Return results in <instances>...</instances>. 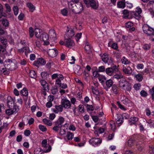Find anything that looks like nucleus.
<instances>
[{
	"label": "nucleus",
	"instance_id": "obj_41",
	"mask_svg": "<svg viewBox=\"0 0 154 154\" xmlns=\"http://www.w3.org/2000/svg\"><path fill=\"white\" fill-rule=\"evenodd\" d=\"M121 116L117 115V118L116 119V122L118 124H120L123 122L122 118H121Z\"/></svg>",
	"mask_w": 154,
	"mask_h": 154
},
{
	"label": "nucleus",
	"instance_id": "obj_17",
	"mask_svg": "<svg viewBox=\"0 0 154 154\" xmlns=\"http://www.w3.org/2000/svg\"><path fill=\"white\" fill-rule=\"evenodd\" d=\"M75 35V33L73 30L72 29H69L67 31L65 35V38H70L73 37Z\"/></svg>",
	"mask_w": 154,
	"mask_h": 154
},
{
	"label": "nucleus",
	"instance_id": "obj_55",
	"mask_svg": "<svg viewBox=\"0 0 154 154\" xmlns=\"http://www.w3.org/2000/svg\"><path fill=\"white\" fill-rule=\"evenodd\" d=\"M79 111L81 113H83L84 111V106L82 104L79 105L78 107Z\"/></svg>",
	"mask_w": 154,
	"mask_h": 154
},
{
	"label": "nucleus",
	"instance_id": "obj_3",
	"mask_svg": "<svg viewBox=\"0 0 154 154\" xmlns=\"http://www.w3.org/2000/svg\"><path fill=\"white\" fill-rule=\"evenodd\" d=\"M143 32L148 35H154V29L147 24H145L143 25Z\"/></svg>",
	"mask_w": 154,
	"mask_h": 154
},
{
	"label": "nucleus",
	"instance_id": "obj_23",
	"mask_svg": "<svg viewBox=\"0 0 154 154\" xmlns=\"http://www.w3.org/2000/svg\"><path fill=\"white\" fill-rule=\"evenodd\" d=\"M49 35L50 38L54 41L56 39V35L54 30L51 29L49 31Z\"/></svg>",
	"mask_w": 154,
	"mask_h": 154
},
{
	"label": "nucleus",
	"instance_id": "obj_35",
	"mask_svg": "<svg viewBox=\"0 0 154 154\" xmlns=\"http://www.w3.org/2000/svg\"><path fill=\"white\" fill-rule=\"evenodd\" d=\"M91 88L92 93L96 95H98L99 93L97 88L94 87L93 86H92Z\"/></svg>",
	"mask_w": 154,
	"mask_h": 154
},
{
	"label": "nucleus",
	"instance_id": "obj_12",
	"mask_svg": "<svg viewBox=\"0 0 154 154\" xmlns=\"http://www.w3.org/2000/svg\"><path fill=\"white\" fill-rule=\"evenodd\" d=\"M53 112L58 113L59 112H62L63 110V107L61 105H55L54 108H52L51 109Z\"/></svg>",
	"mask_w": 154,
	"mask_h": 154
},
{
	"label": "nucleus",
	"instance_id": "obj_64",
	"mask_svg": "<svg viewBox=\"0 0 154 154\" xmlns=\"http://www.w3.org/2000/svg\"><path fill=\"white\" fill-rule=\"evenodd\" d=\"M39 129L42 131H46L47 130L46 127L44 125H39Z\"/></svg>",
	"mask_w": 154,
	"mask_h": 154
},
{
	"label": "nucleus",
	"instance_id": "obj_2",
	"mask_svg": "<svg viewBox=\"0 0 154 154\" xmlns=\"http://www.w3.org/2000/svg\"><path fill=\"white\" fill-rule=\"evenodd\" d=\"M52 79H56L55 85L57 86H60L61 84V81L64 79L63 76L60 74L54 73L51 76Z\"/></svg>",
	"mask_w": 154,
	"mask_h": 154
},
{
	"label": "nucleus",
	"instance_id": "obj_51",
	"mask_svg": "<svg viewBox=\"0 0 154 154\" xmlns=\"http://www.w3.org/2000/svg\"><path fill=\"white\" fill-rule=\"evenodd\" d=\"M12 61L9 59H6L5 60V62L4 63V66H7V67H8L9 66L11 63L12 62Z\"/></svg>",
	"mask_w": 154,
	"mask_h": 154
},
{
	"label": "nucleus",
	"instance_id": "obj_24",
	"mask_svg": "<svg viewBox=\"0 0 154 154\" xmlns=\"http://www.w3.org/2000/svg\"><path fill=\"white\" fill-rule=\"evenodd\" d=\"M73 136L74 134L73 133L68 132L64 137V139L66 141L70 140L73 138Z\"/></svg>",
	"mask_w": 154,
	"mask_h": 154
},
{
	"label": "nucleus",
	"instance_id": "obj_28",
	"mask_svg": "<svg viewBox=\"0 0 154 154\" xmlns=\"http://www.w3.org/2000/svg\"><path fill=\"white\" fill-rule=\"evenodd\" d=\"M9 66H10V67H8V68L10 70H13L16 69L17 67V66L15 61V60L12 61Z\"/></svg>",
	"mask_w": 154,
	"mask_h": 154
},
{
	"label": "nucleus",
	"instance_id": "obj_53",
	"mask_svg": "<svg viewBox=\"0 0 154 154\" xmlns=\"http://www.w3.org/2000/svg\"><path fill=\"white\" fill-rule=\"evenodd\" d=\"M98 79L99 81L100 82H102L106 79V78L104 75H100L98 77Z\"/></svg>",
	"mask_w": 154,
	"mask_h": 154
},
{
	"label": "nucleus",
	"instance_id": "obj_21",
	"mask_svg": "<svg viewBox=\"0 0 154 154\" xmlns=\"http://www.w3.org/2000/svg\"><path fill=\"white\" fill-rule=\"evenodd\" d=\"M115 71V69L112 67H108L106 69L105 72L109 76L112 75Z\"/></svg>",
	"mask_w": 154,
	"mask_h": 154
},
{
	"label": "nucleus",
	"instance_id": "obj_16",
	"mask_svg": "<svg viewBox=\"0 0 154 154\" xmlns=\"http://www.w3.org/2000/svg\"><path fill=\"white\" fill-rule=\"evenodd\" d=\"M49 55L51 57H56L57 53V50L55 49H49L48 52Z\"/></svg>",
	"mask_w": 154,
	"mask_h": 154
},
{
	"label": "nucleus",
	"instance_id": "obj_1",
	"mask_svg": "<svg viewBox=\"0 0 154 154\" xmlns=\"http://www.w3.org/2000/svg\"><path fill=\"white\" fill-rule=\"evenodd\" d=\"M119 86L123 90L128 91H130L132 88L131 84L125 79L120 80L119 82Z\"/></svg>",
	"mask_w": 154,
	"mask_h": 154
},
{
	"label": "nucleus",
	"instance_id": "obj_4",
	"mask_svg": "<svg viewBox=\"0 0 154 154\" xmlns=\"http://www.w3.org/2000/svg\"><path fill=\"white\" fill-rule=\"evenodd\" d=\"M61 104L63 107L66 109H70L71 104L70 101L66 98L64 97L62 98L61 101Z\"/></svg>",
	"mask_w": 154,
	"mask_h": 154
},
{
	"label": "nucleus",
	"instance_id": "obj_15",
	"mask_svg": "<svg viewBox=\"0 0 154 154\" xmlns=\"http://www.w3.org/2000/svg\"><path fill=\"white\" fill-rule=\"evenodd\" d=\"M122 70L123 72L125 74L130 75L131 74L132 72V69L130 66H123Z\"/></svg>",
	"mask_w": 154,
	"mask_h": 154
},
{
	"label": "nucleus",
	"instance_id": "obj_6",
	"mask_svg": "<svg viewBox=\"0 0 154 154\" xmlns=\"http://www.w3.org/2000/svg\"><path fill=\"white\" fill-rule=\"evenodd\" d=\"M102 59L105 63H108L110 65L113 62V60L112 58L108 57V55L106 54H104L102 56Z\"/></svg>",
	"mask_w": 154,
	"mask_h": 154
},
{
	"label": "nucleus",
	"instance_id": "obj_60",
	"mask_svg": "<svg viewBox=\"0 0 154 154\" xmlns=\"http://www.w3.org/2000/svg\"><path fill=\"white\" fill-rule=\"evenodd\" d=\"M141 87L140 84L139 83H136L134 84V88L136 91L139 90Z\"/></svg>",
	"mask_w": 154,
	"mask_h": 154
},
{
	"label": "nucleus",
	"instance_id": "obj_33",
	"mask_svg": "<svg viewBox=\"0 0 154 154\" xmlns=\"http://www.w3.org/2000/svg\"><path fill=\"white\" fill-rule=\"evenodd\" d=\"M27 5L29 8V10L31 12H33L35 9V7L31 3H28Z\"/></svg>",
	"mask_w": 154,
	"mask_h": 154
},
{
	"label": "nucleus",
	"instance_id": "obj_22",
	"mask_svg": "<svg viewBox=\"0 0 154 154\" xmlns=\"http://www.w3.org/2000/svg\"><path fill=\"white\" fill-rule=\"evenodd\" d=\"M140 137L142 140H141V141L139 142V143H137L136 145L138 147V149L140 151H141L143 148V146L141 145L143 143V141L145 139V137L144 136H141Z\"/></svg>",
	"mask_w": 154,
	"mask_h": 154
},
{
	"label": "nucleus",
	"instance_id": "obj_47",
	"mask_svg": "<svg viewBox=\"0 0 154 154\" xmlns=\"http://www.w3.org/2000/svg\"><path fill=\"white\" fill-rule=\"evenodd\" d=\"M13 10L14 11V14L17 16L18 14L19 9L17 6H14L13 8Z\"/></svg>",
	"mask_w": 154,
	"mask_h": 154
},
{
	"label": "nucleus",
	"instance_id": "obj_37",
	"mask_svg": "<svg viewBox=\"0 0 154 154\" xmlns=\"http://www.w3.org/2000/svg\"><path fill=\"white\" fill-rule=\"evenodd\" d=\"M7 40L11 45H14V40L12 38V36L10 35H8L6 36Z\"/></svg>",
	"mask_w": 154,
	"mask_h": 154
},
{
	"label": "nucleus",
	"instance_id": "obj_5",
	"mask_svg": "<svg viewBox=\"0 0 154 154\" xmlns=\"http://www.w3.org/2000/svg\"><path fill=\"white\" fill-rule=\"evenodd\" d=\"M101 142L102 141L101 139L98 138H92L89 140V143L94 147L99 146Z\"/></svg>",
	"mask_w": 154,
	"mask_h": 154
},
{
	"label": "nucleus",
	"instance_id": "obj_26",
	"mask_svg": "<svg viewBox=\"0 0 154 154\" xmlns=\"http://www.w3.org/2000/svg\"><path fill=\"white\" fill-rule=\"evenodd\" d=\"M138 120V119L136 117H131L129 120V123L130 125L135 124Z\"/></svg>",
	"mask_w": 154,
	"mask_h": 154
},
{
	"label": "nucleus",
	"instance_id": "obj_44",
	"mask_svg": "<svg viewBox=\"0 0 154 154\" xmlns=\"http://www.w3.org/2000/svg\"><path fill=\"white\" fill-rule=\"evenodd\" d=\"M123 76L122 75L121 73H119L118 74H117L113 76V78L116 79L118 80L120 79L123 78Z\"/></svg>",
	"mask_w": 154,
	"mask_h": 154
},
{
	"label": "nucleus",
	"instance_id": "obj_14",
	"mask_svg": "<svg viewBox=\"0 0 154 154\" xmlns=\"http://www.w3.org/2000/svg\"><path fill=\"white\" fill-rule=\"evenodd\" d=\"M5 16H2V14L1 16H0V21L2 23L5 27H8L9 25V22L8 20L5 18Z\"/></svg>",
	"mask_w": 154,
	"mask_h": 154
},
{
	"label": "nucleus",
	"instance_id": "obj_25",
	"mask_svg": "<svg viewBox=\"0 0 154 154\" xmlns=\"http://www.w3.org/2000/svg\"><path fill=\"white\" fill-rule=\"evenodd\" d=\"M68 5L69 8L75 13L76 8V4H74L72 2H69L68 3Z\"/></svg>",
	"mask_w": 154,
	"mask_h": 154
},
{
	"label": "nucleus",
	"instance_id": "obj_57",
	"mask_svg": "<svg viewBox=\"0 0 154 154\" xmlns=\"http://www.w3.org/2000/svg\"><path fill=\"white\" fill-rule=\"evenodd\" d=\"M29 75L32 78H35L36 77V74L34 70H31L29 72Z\"/></svg>",
	"mask_w": 154,
	"mask_h": 154
},
{
	"label": "nucleus",
	"instance_id": "obj_39",
	"mask_svg": "<svg viewBox=\"0 0 154 154\" xmlns=\"http://www.w3.org/2000/svg\"><path fill=\"white\" fill-rule=\"evenodd\" d=\"M135 77L136 80L139 82H141L143 79V76L142 74H138L135 75Z\"/></svg>",
	"mask_w": 154,
	"mask_h": 154
},
{
	"label": "nucleus",
	"instance_id": "obj_50",
	"mask_svg": "<svg viewBox=\"0 0 154 154\" xmlns=\"http://www.w3.org/2000/svg\"><path fill=\"white\" fill-rule=\"evenodd\" d=\"M41 75L42 78L44 79H45L48 76V75L47 73L46 72H43L41 73Z\"/></svg>",
	"mask_w": 154,
	"mask_h": 154
},
{
	"label": "nucleus",
	"instance_id": "obj_36",
	"mask_svg": "<svg viewBox=\"0 0 154 154\" xmlns=\"http://www.w3.org/2000/svg\"><path fill=\"white\" fill-rule=\"evenodd\" d=\"M112 91L115 94H117L118 93V88L117 85H113L112 88Z\"/></svg>",
	"mask_w": 154,
	"mask_h": 154
},
{
	"label": "nucleus",
	"instance_id": "obj_45",
	"mask_svg": "<svg viewBox=\"0 0 154 154\" xmlns=\"http://www.w3.org/2000/svg\"><path fill=\"white\" fill-rule=\"evenodd\" d=\"M146 123L151 128L154 127V121L149 120L146 121Z\"/></svg>",
	"mask_w": 154,
	"mask_h": 154
},
{
	"label": "nucleus",
	"instance_id": "obj_62",
	"mask_svg": "<svg viewBox=\"0 0 154 154\" xmlns=\"http://www.w3.org/2000/svg\"><path fill=\"white\" fill-rule=\"evenodd\" d=\"M6 52V50L5 49L4 46L0 44V53H5Z\"/></svg>",
	"mask_w": 154,
	"mask_h": 154
},
{
	"label": "nucleus",
	"instance_id": "obj_30",
	"mask_svg": "<svg viewBox=\"0 0 154 154\" xmlns=\"http://www.w3.org/2000/svg\"><path fill=\"white\" fill-rule=\"evenodd\" d=\"M42 30L38 28H36L35 29V33L36 37L38 38H40L41 36V33L42 32Z\"/></svg>",
	"mask_w": 154,
	"mask_h": 154
},
{
	"label": "nucleus",
	"instance_id": "obj_9",
	"mask_svg": "<svg viewBox=\"0 0 154 154\" xmlns=\"http://www.w3.org/2000/svg\"><path fill=\"white\" fill-rule=\"evenodd\" d=\"M75 44L74 41L71 39L65 38V45L69 48H71L75 45Z\"/></svg>",
	"mask_w": 154,
	"mask_h": 154
},
{
	"label": "nucleus",
	"instance_id": "obj_42",
	"mask_svg": "<svg viewBox=\"0 0 154 154\" xmlns=\"http://www.w3.org/2000/svg\"><path fill=\"white\" fill-rule=\"evenodd\" d=\"M40 82L43 88H46L48 87V85L47 82L45 80H40Z\"/></svg>",
	"mask_w": 154,
	"mask_h": 154
},
{
	"label": "nucleus",
	"instance_id": "obj_34",
	"mask_svg": "<svg viewBox=\"0 0 154 154\" xmlns=\"http://www.w3.org/2000/svg\"><path fill=\"white\" fill-rule=\"evenodd\" d=\"M113 81L111 79L107 80L106 82V85L108 88H110L112 85Z\"/></svg>",
	"mask_w": 154,
	"mask_h": 154
},
{
	"label": "nucleus",
	"instance_id": "obj_59",
	"mask_svg": "<svg viewBox=\"0 0 154 154\" xmlns=\"http://www.w3.org/2000/svg\"><path fill=\"white\" fill-rule=\"evenodd\" d=\"M0 35H4V36H6L8 35L7 32L1 28H0Z\"/></svg>",
	"mask_w": 154,
	"mask_h": 154
},
{
	"label": "nucleus",
	"instance_id": "obj_29",
	"mask_svg": "<svg viewBox=\"0 0 154 154\" xmlns=\"http://www.w3.org/2000/svg\"><path fill=\"white\" fill-rule=\"evenodd\" d=\"M20 94L23 96L27 97L28 96V92L27 89L25 88H23L20 91Z\"/></svg>",
	"mask_w": 154,
	"mask_h": 154
},
{
	"label": "nucleus",
	"instance_id": "obj_46",
	"mask_svg": "<svg viewBox=\"0 0 154 154\" xmlns=\"http://www.w3.org/2000/svg\"><path fill=\"white\" fill-rule=\"evenodd\" d=\"M122 14H123V17L125 18H126L128 17L129 16V12L127 10H124L123 11Z\"/></svg>",
	"mask_w": 154,
	"mask_h": 154
},
{
	"label": "nucleus",
	"instance_id": "obj_58",
	"mask_svg": "<svg viewBox=\"0 0 154 154\" xmlns=\"http://www.w3.org/2000/svg\"><path fill=\"white\" fill-rule=\"evenodd\" d=\"M6 113L8 115H10L14 113V110L11 109H8L5 110Z\"/></svg>",
	"mask_w": 154,
	"mask_h": 154
},
{
	"label": "nucleus",
	"instance_id": "obj_31",
	"mask_svg": "<svg viewBox=\"0 0 154 154\" xmlns=\"http://www.w3.org/2000/svg\"><path fill=\"white\" fill-rule=\"evenodd\" d=\"M121 61L122 64L127 65L131 63V62L125 57H123L121 59Z\"/></svg>",
	"mask_w": 154,
	"mask_h": 154
},
{
	"label": "nucleus",
	"instance_id": "obj_32",
	"mask_svg": "<svg viewBox=\"0 0 154 154\" xmlns=\"http://www.w3.org/2000/svg\"><path fill=\"white\" fill-rule=\"evenodd\" d=\"M117 6L118 8H124L125 6V4L123 1H119L117 3Z\"/></svg>",
	"mask_w": 154,
	"mask_h": 154
},
{
	"label": "nucleus",
	"instance_id": "obj_18",
	"mask_svg": "<svg viewBox=\"0 0 154 154\" xmlns=\"http://www.w3.org/2000/svg\"><path fill=\"white\" fill-rule=\"evenodd\" d=\"M34 65L36 66L38 65H44L46 63L45 60L42 58H39L37 60L35 61L34 62Z\"/></svg>",
	"mask_w": 154,
	"mask_h": 154
},
{
	"label": "nucleus",
	"instance_id": "obj_49",
	"mask_svg": "<svg viewBox=\"0 0 154 154\" xmlns=\"http://www.w3.org/2000/svg\"><path fill=\"white\" fill-rule=\"evenodd\" d=\"M68 60L69 61V63L70 64H75L76 60L74 57L72 56L69 57L68 59Z\"/></svg>",
	"mask_w": 154,
	"mask_h": 154
},
{
	"label": "nucleus",
	"instance_id": "obj_10",
	"mask_svg": "<svg viewBox=\"0 0 154 154\" xmlns=\"http://www.w3.org/2000/svg\"><path fill=\"white\" fill-rule=\"evenodd\" d=\"M83 9V5L81 2H79L76 4V8L75 13L78 14L81 12Z\"/></svg>",
	"mask_w": 154,
	"mask_h": 154
},
{
	"label": "nucleus",
	"instance_id": "obj_38",
	"mask_svg": "<svg viewBox=\"0 0 154 154\" xmlns=\"http://www.w3.org/2000/svg\"><path fill=\"white\" fill-rule=\"evenodd\" d=\"M43 122L45 124L48 126H51L52 125V122L49 120L44 119H43Z\"/></svg>",
	"mask_w": 154,
	"mask_h": 154
},
{
	"label": "nucleus",
	"instance_id": "obj_40",
	"mask_svg": "<svg viewBox=\"0 0 154 154\" xmlns=\"http://www.w3.org/2000/svg\"><path fill=\"white\" fill-rule=\"evenodd\" d=\"M34 154H42V149L40 147H37L35 149Z\"/></svg>",
	"mask_w": 154,
	"mask_h": 154
},
{
	"label": "nucleus",
	"instance_id": "obj_13",
	"mask_svg": "<svg viewBox=\"0 0 154 154\" xmlns=\"http://www.w3.org/2000/svg\"><path fill=\"white\" fill-rule=\"evenodd\" d=\"M18 51L21 54L24 53L27 56L28 54L30 52L29 48L28 47H25L19 49Z\"/></svg>",
	"mask_w": 154,
	"mask_h": 154
},
{
	"label": "nucleus",
	"instance_id": "obj_56",
	"mask_svg": "<svg viewBox=\"0 0 154 154\" xmlns=\"http://www.w3.org/2000/svg\"><path fill=\"white\" fill-rule=\"evenodd\" d=\"M140 95L142 97H145L147 96L148 94L147 92L144 90H141L140 93Z\"/></svg>",
	"mask_w": 154,
	"mask_h": 154
},
{
	"label": "nucleus",
	"instance_id": "obj_8",
	"mask_svg": "<svg viewBox=\"0 0 154 154\" xmlns=\"http://www.w3.org/2000/svg\"><path fill=\"white\" fill-rule=\"evenodd\" d=\"M42 144L43 147L44 148V151L45 152H50L51 150V147L50 146L47 144V140L45 139L42 142Z\"/></svg>",
	"mask_w": 154,
	"mask_h": 154
},
{
	"label": "nucleus",
	"instance_id": "obj_11",
	"mask_svg": "<svg viewBox=\"0 0 154 154\" xmlns=\"http://www.w3.org/2000/svg\"><path fill=\"white\" fill-rule=\"evenodd\" d=\"M7 39L5 36H0V42L3 46H4L5 49H6L7 45L8 44Z\"/></svg>",
	"mask_w": 154,
	"mask_h": 154
},
{
	"label": "nucleus",
	"instance_id": "obj_61",
	"mask_svg": "<svg viewBox=\"0 0 154 154\" xmlns=\"http://www.w3.org/2000/svg\"><path fill=\"white\" fill-rule=\"evenodd\" d=\"M82 35V33H77L75 36V39L77 41H78L81 38Z\"/></svg>",
	"mask_w": 154,
	"mask_h": 154
},
{
	"label": "nucleus",
	"instance_id": "obj_63",
	"mask_svg": "<svg viewBox=\"0 0 154 154\" xmlns=\"http://www.w3.org/2000/svg\"><path fill=\"white\" fill-rule=\"evenodd\" d=\"M5 6L6 10L7 12H10L11 11V8L10 5L8 4H5Z\"/></svg>",
	"mask_w": 154,
	"mask_h": 154
},
{
	"label": "nucleus",
	"instance_id": "obj_52",
	"mask_svg": "<svg viewBox=\"0 0 154 154\" xmlns=\"http://www.w3.org/2000/svg\"><path fill=\"white\" fill-rule=\"evenodd\" d=\"M89 3L92 8H96V2L94 0H90Z\"/></svg>",
	"mask_w": 154,
	"mask_h": 154
},
{
	"label": "nucleus",
	"instance_id": "obj_20",
	"mask_svg": "<svg viewBox=\"0 0 154 154\" xmlns=\"http://www.w3.org/2000/svg\"><path fill=\"white\" fill-rule=\"evenodd\" d=\"M120 100L122 103L125 105H127L131 102L130 100L125 95L121 96Z\"/></svg>",
	"mask_w": 154,
	"mask_h": 154
},
{
	"label": "nucleus",
	"instance_id": "obj_54",
	"mask_svg": "<svg viewBox=\"0 0 154 154\" xmlns=\"http://www.w3.org/2000/svg\"><path fill=\"white\" fill-rule=\"evenodd\" d=\"M109 124L110 127H111V129L114 130L116 128V125L114 121L111 120Z\"/></svg>",
	"mask_w": 154,
	"mask_h": 154
},
{
	"label": "nucleus",
	"instance_id": "obj_48",
	"mask_svg": "<svg viewBox=\"0 0 154 154\" xmlns=\"http://www.w3.org/2000/svg\"><path fill=\"white\" fill-rule=\"evenodd\" d=\"M1 72L3 73L4 75L7 74L8 73V71L6 68V66L5 67L2 68L0 70Z\"/></svg>",
	"mask_w": 154,
	"mask_h": 154
},
{
	"label": "nucleus",
	"instance_id": "obj_7",
	"mask_svg": "<svg viewBox=\"0 0 154 154\" xmlns=\"http://www.w3.org/2000/svg\"><path fill=\"white\" fill-rule=\"evenodd\" d=\"M40 38L41 40L44 42L43 43L44 45H48L49 44V42L48 41L49 36L47 33H44L42 34Z\"/></svg>",
	"mask_w": 154,
	"mask_h": 154
},
{
	"label": "nucleus",
	"instance_id": "obj_19",
	"mask_svg": "<svg viewBox=\"0 0 154 154\" xmlns=\"http://www.w3.org/2000/svg\"><path fill=\"white\" fill-rule=\"evenodd\" d=\"M64 119L62 117H60L55 122V124L58 127H61L64 122Z\"/></svg>",
	"mask_w": 154,
	"mask_h": 154
},
{
	"label": "nucleus",
	"instance_id": "obj_27",
	"mask_svg": "<svg viewBox=\"0 0 154 154\" xmlns=\"http://www.w3.org/2000/svg\"><path fill=\"white\" fill-rule=\"evenodd\" d=\"M85 48L86 52L88 53L89 54L91 52V48L90 46V44L88 42H86L85 43Z\"/></svg>",
	"mask_w": 154,
	"mask_h": 154
},
{
	"label": "nucleus",
	"instance_id": "obj_43",
	"mask_svg": "<svg viewBox=\"0 0 154 154\" xmlns=\"http://www.w3.org/2000/svg\"><path fill=\"white\" fill-rule=\"evenodd\" d=\"M108 45L109 46H110L113 49L116 50L118 48V46L117 44L116 43H113L112 44V45H111V44L110 43H109L108 44Z\"/></svg>",
	"mask_w": 154,
	"mask_h": 154
}]
</instances>
